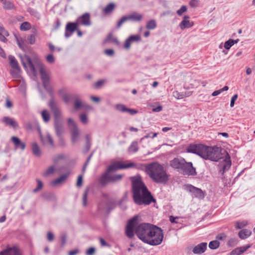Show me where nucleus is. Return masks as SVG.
I'll return each instance as SVG.
<instances>
[{"instance_id":"obj_31","label":"nucleus","mask_w":255,"mask_h":255,"mask_svg":"<svg viewBox=\"0 0 255 255\" xmlns=\"http://www.w3.org/2000/svg\"><path fill=\"white\" fill-rule=\"evenodd\" d=\"M41 115L42 118L45 123H47L50 121V115L48 111L46 110H43L41 112Z\"/></svg>"},{"instance_id":"obj_40","label":"nucleus","mask_w":255,"mask_h":255,"mask_svg":"<svg viewBox=\"0 0 255 255\" xmlns=\"http://www.w3.org/2000/svg\"><path fill=\"white\" fill-rule=\"evenodd\" d=\"M17 43L19 46V47L23 51H25L26 49V46L24 44V41L22 39H19L17 37H16Z\"/></svg>"},{"instance_id":"obj_12","label":"nucleus","mask_w":255,"mask_h":255,"mask_svg":"<svg viewBox=\"0 0 255 255\" xmlns=\"http://www.w3.org/2000/svg\"><path fill=\"white\" fill-rule=\"evenodd\" d=\"M186 189L191 192L192 196L195 197L200 199H202L204 197L203 192L199 188H196L191 185H189L187 186Z\"/></svg>"},{"instance_id":"obj_34","label":"nucleus","mask_w":255,"mask_h":255,"mask_svg":"<svg viewBox=\"0 0 255 255\" xmlns=\"http://www.w3.org/2000/svg\"><path fill=\"white\" fill-rule=\"evenodd\" d=\"M115 5L113 3H110L108 4L104 9V12L106 13H111L114 10Z\"/></svg>"},{"instance_id":"obj_4","label":"nucleus","mask_w":255,"mask_h":255,"mask_svg":"<svg viewBox=\"0 0 255 255\" xmlns=\"http://www.w3.org/2000/svg\"><path fill=\"white\" fill-rule=\"evenodd\" d=\"M21 62L24 68L34 76H36L37 70H39L43 86L48 89L49 85V77L40 60L37 58L31 60L29 56L25 55L21 58Z\"/></svg>"},{"instance_id":"obj_39","label":"nucleus","mask_w":255,"mask_h":255,"mask_svg":"<svg viewBox=\"0 0 255 255\" xmlns=\"http://www.w3.org/2000/svg\"><path fill=\"white\" fill-rule=\"evenodd\" d=\"M3 3L4 5L3 7L5 9H11L13 8V7H14L13 4L9 1H7V0H5L3 2Z\"/></svg>"},{"instance_id":"obj_3","label":"nucleus","mask_w":255,"mask_h":255,"mask_svg":"<svg viewBox=\"0 0 255 255\" xmlns=\"http://www.w3.org/2000/svg\"><path fill=\"white\" fill-rule=\"evenodd\" d=\"M188 152L196 154L205 159L217 161L222 158L221 148L217 147H211L200 144H191L187 148Z\"/></svg>"},{"instance_id":"obj_64","label":"nucleus","mask_w":255,"mask_h":255,"mask_svg":"<svg viewBox=\"0 0 255 255\" xmlns=\"http://www.w3.org/2000/svg\"><path fill=\"white\" fill-rule=\"evenodd\" d=\"M27 11L30 13V14L32 15L36 16L37 14H38L37 11L31 8H29Z\"/></svg>"},{"instance_id":"obj_63","label":"nucleus","mask_w":255,"mask_h":255,"mask_svg":"<svg viewBox=\"0 0 255 255\" xmlns=\"http://www.w3.org/2000/svg\"><path fill=\"white\" fill-rule=\"evenodd\" d=\"M198 0H191L190 1V5L191 7H195L198 6Z\"/></svg>"},{"instance_id":"obj_30","label":"nucleus","mask_w":255,"mask_h":255,"mask_svg":"<svg viewBox=\"0 0 255 255\" xmlns=\"http://www.w3.org/2000/svg\"><path fill=\"white\" fill-rule=\"evenodd\" d=\"M109 42L118 45L120 44V42L118 39L116 37H114L112 33L109 34L105 40V43H108Z\"/></svg>"},{"instance_id":"obj_56","label":"nucleus","mask_w":255,"mask_h":255,"mask_svg":"<svg viewBox=\"0 0 255 255\" xmlns=\"http://www.w3.org/2000/svg\"><path fill=\"white\" fill-rule=\"evenodd\" d=\"M157 135V133L156 132H150L148 134H147L146 135H144L142 139H144V138H149V137H151L152 138H153L154 137H156Z\"/></svg>"},{"instance_id":"obj_23","label":"nucleus","mask_w":255,"mask_h":255,"mask_svg":"<svg viewBox=\"0 0 255 255\" xmlns=\"http://www.w3.org/2000/svg\"><path fill=\"white\" fill-rule=\"evenodd\" d=\"M110 172H106L104 173L99 179V183L102 185H105L108 182H111V175H109Z\"/></svg>"},{"instance_id":"obj_9","label":"nucleus","mask_w":255,"mask_h":255,"mask_svg":"<svg viewBox=\"0 0 255 255\" xmlns=\"http://www.w3.org/2000/svg\"><path fill=\"white\" fill-rule=\"evenodd\" d=\"M62 98L64 101L66 103H69L73 101L74 108L76 110H78L81 107L86 106V105L82 102L78 95H70L66 93L62 96Z\"/></svg>"},{"instance_id":"obj_25","label":"nucleus","mask_w":255,"mask_h":255,"mask_svg":"<svg viewBox=\"0 0 255 255\" xmlns=\"http://www.w3.org/2000/svg\"><path fill=\"white\" fill-rule=\"evenodd\" d=\"M71 141L73 143H75L79 138L80 131L78 128L71 129Z\"/></svg>"},{"instance_id":"obj_28","label":"nucleus","mask_w":255,"mask_h":255,"mask_svg":"<svg viewBox=\"0 0 255 255\" xmlns=\"http://www.w3.org/2000/svg\"><path fill=\"white\" fill-rule=\"evenodd\" d=\"M9 60L10 61V64L11 66L13 68L15 69L18 71H19L20 70V67L18 66V64L17 63V60L14 58V57L12 56H9Z\"/></svg>"},{"instance_id":"obj_44","label":"nucleus","mask_w":255,"mask_h":255,"mask_svg":"<svg viewBox=\"0 0 255 255\" xmlns=\"http://www.w3.org/2000/svg\"><path fill=\"white\" fill-rule=\"evenodd\" d=\"M234 45V43H233V39H229L228 40L226 41L224 43V47L226 49L229 50L230 48Z\"/></svg>"},{"instance_id":"obj_21","label":"nucleus","mask_w":255,"mask_h":255,"mask_svg":"<svg viewBox=\"0 0 255 255\" xmlns=\"http://www.w3.org/2000/svg\"><path fill=\"white\" fill-rule=\"evenodd\" d=\"M189 18V16L185 15L184 16L183 20L180 23L179 26L182 30L186 28L191 27L193 25V23L192 22H190L188 20Z\"/></svg>"},{"instance_id":"obj_49","label":"nucleus","mask_w":255,"mask_h":255,"mask_svg":"<svg viewBox=\"0 0 255 255\" xmlns=\"http://www.w3.org/2000/svg\"><path fill=\"white\" fill-rule=\"evenodd\" d=\"M106 82L107 80L105 79L100 80L95 83L94 86L96 88H99Z\"/></svg>"},{"instance_id":"obj_50","label":"nucleus","mask_w":255,"mask_h":255,"mask_svg":"<svg viewBox=\"0 0 255 255\" xmlns=\"http://www.w3.org/2000/svg\"><path fill=\"white\" fill-rule=\"evenodd\" d=\"M187 10V6H185V5H183L181 7V8L178 9L177 11V13L178 15H182V14L186 12Z\"/></svg>"},{"instance_id":"obj_47","label":"nucleus","mask_w":255,"mask_h":255,"mask_svg":"<svg viewBox=\"0 0 255 255\" xmlns=\"http://www.w3.org/2000/svg\"><path fill=\"white\" fill-rule=\"evenodd\" d=\"M238 241L236 239L232 238L230 239L227 245L229 247H234L237 244Z\"/></svg>"},{"instance_id":"obj_10","label":"nucleus","mask_w":255,"mask_h":255,"mask_svg":"<svg viewBox=\"0 0 255 255\" xmlns=\"http://www.w3.org/2000/svg\"><path fill=\"white\" fill-rule=\"evenodd\" d=\"M135 166V164L133 163H126L123 161H117L110 165L107 170L108 172L110 173L111 172L116 171L118 170L129 168L134 167Z\"/></svg>"},{"instance_id":"obj_8","label":"nucleus","mask_w":255,"mask_h":255,"mask_svg":"<svg viewBox=\"0 0 255 255\" xmlns=\"http://www.w3.org/2000/svg\"><path fill=\"white\" fill-rule=\"evenodd\" d=\"M164 234L162 230L155 226L146 244L150 246H157L161 244Z\"/></svg>"},{"instance_id":"obj_11","label":"nucleus","mask_w":255,"mask_h":255,"mask_svg":"<svg viewBox=\"0 0 255 255\" xmlns=\"http://www.w3.org/2000/svg\"><path fill=\"white\" fill-rule=\"evenodd\" d=\"M231 162L230 160V157L228 154H227V156L223 161L221 162L219 165V172L223 174L225 172L228 170L231 167Z\"/></svg>"},{"instance_id":"obj_26","label":"nucleus","mask_w":255,"mask_h":255,"mask_svg":"<svg viewBox=\"0 0 255 255\" xmlns=\"http://www.w3.org/2000/svg\"><path fill=\"white\" fill-rule=\"evenodd\" d=\"M68 176V174L66 173L65 174H63L61 176H60L59 178L57 179H55L54 180L52 181L51 183V184L52 186H57L62 182H63L67 178Z\"/></svg>"},{"instance_id":"obj_24","label":"nucleus","mask_w":255,"mask_h":255,"mask_svg":"<svg viewBox=\"0 0 255 255\" xmlns=\"http://www.w3.org/2000/svg\"><path fill=\"white\" fill-rule=\"evenodd\" d=\"M31 149L33 155L36 157L40 156L41 154V149L36 142H33L31 144Z\"/></svg>"},{"instance_id":"obj_43","label":"nucleus","mask_w":255,"mask_h":255,"mask_svg":"<svg viewBox=\"0 0 255 255\" xmlns=\"http://www.w3.org/2000/svg\"><path fill=\"white\" fill-rule=\"evenodd\" d=\"M36 182L37 183V187L36 188L34 189L33 190V192L34 193L38 192V191L41 190L43 187V183L40 180L37 179Z\"/></svg>"},{"instance_id":"obj_20","label":"nucleus","mask_w":255,"mask_h":255,"mask_svg":"<svg viewBox=\"0 0 255 255\" xmlns=\"http://www.w3.org/2000/svg\"><path fill=\"white\" fill-rule=\"evenodd\" d=\"M3 122L6 125L15 129L18 127V123L12 118L8 117H4L2 119Z\"/></svg>"},{"instance_id":"obj_22","label":"nucleus","mask_w":255,"mask_h":255,"mask_svg":"<svg viewBox=\"0 0 255 255\" xmlns=\"http://www.w3.org/2000/svg\"><path fill=\"white\" fill-rule=\"evenodd\" d=\"M251 247L250 245H247L237 248L231 252L230 255H241Z\"/></svg>"},{"instance_id":"obj_6","label":"nucleus","mask_w":255,"mask_h":255,"mask_svg":"<svg viewBox=\"0 0 255 255\" xmlns=\"http://www.w3.org/2000/svg\"><path fill=\"white\" fill-rule=\"evenodd\" d=\"M170 166L184 175L195 176L196 168L191 162H187L182 157H176L170 161Z\"/></svg>"},{"instance_id":"obj_58","label":"nucleus","mask_w":255,"mask_h":255,"mask_svg":"<svg viewBox=\"0 0 255 255\" xmlns=\"http://www.w3.org/2000/svg\"><path fill=\"white\" fill-rule=\"evenodd\" d=\"M80 118L82 123L86 124L88 123V119L85 114H83L81 115Z\"/></svg>"},{"instance_id":"obj_62","label":"nucleus","mask_w":255,"mask_h":255,"mask_svg":"<svg viewBox=\"0 0 255 255\" xmlns=\"http://www.w3.org/2000/svg\"><path fill=\"white\" fill-rule=\"evenodd\" d=\"M47 240L49 242H52L54 240V235L51 232H48L47 234Z\"/></svg>"},{"instance_id":"obj_55","label":"nucleus","mask_w":255,"mask_h":255,"mask_svg":"<svg viewBox=\"0 0 255 255\" xmlns=\"http://www.w3.org/2000/svg\"><path fill=\"white\" fill-rule=\"evenodd\" d=\"M104 53L109 56H114V55L115 54V52L113 49H106L104 51Z\"/></svg>"},{"instance_id":"obj_61","label":"nucleus","mask_w":255,"mask_h":255,"mask_svg":"<svg viewBox=\"0 0 255 255\" xmlns=\"http://www.w3.org/2000/svg\"><path fill=\"white\" fill-rule=\"evenodd\" d=\"M83 183V176L82 175H80L78 176L77 182V186L78 187H80L82 185Z\"/></svg>"},{"instance_id":"obj_17","label":"nucleus","mask_w":255,"mask_h":255,"mask_svg":"<svg viewBox=\"0 0 255 255\" xmlns=\"http://www.w3.org/2000/svg\"><path fill=\"white\" fill-rule=\"evenodd\" d=\"M0 255H21L19 250L15 247L7 248L0 252Z\"/></svg>"},{"instance_id":"obj_59","label":"nucleus","mask_w":255,"mask_h":255,"mask_svg":"<svg viewBox=\"0 0 255 255\" xmlns=\"http://www.w3.org/2000/svg\"><path fill=\"white\" fill-rule=\"evenodd\" d=\"M238 96L237 94L234 95L231 98V103H230V107H233L235 105V102L237 100Z\"/></svg>"},{"instance_id":"obj_51","label":"nucleus","mask_w":255,"mask_h":255,"mask_svg":"<svg viewBox=\"0 0 255 255\" xmlns=\"http://www.w3.org/2000/svg\"><path fill=\"white\" fill-rule=\"evenodd\" d=\"M127 20L126 19L125 16H123L120 20L119 21H118V22L117 23V28H120L122 25H123V24L126 22H127Z\"/></svg>"},{"instance_id":"obj_53","label":"nucleus","mask_w":255,"mask_h":255,"mask_svg":"<svg viewBox=\"0 0 255 255\" xmlns=\"http://www.w3.org/2000/svg\"><path fill=\"white\" fill-rule=\"evenodd\" d=\"M27 40L30 44H33L35 42V36L34 34H31L27 37Z\"/></svg>"},{"instance_id":"obj_27","label":"nucleus","mask_w":255,"mask_h":255,"mask_svg":"<svg viewBox=\"0 0 255 255\" xmlns=\"http://www.w3.org/2000/svg\"><path fill=\"white\" fill-rule=\"evenodd\" d=\"M192 94L191 92H182L180 93L178 91L173 92V96L177 99H181L185 97H189Z\"/></svg>"},{"instance_id":"obj_7","label":"nucleus","mask_w":255,"mask_h":255,"mask_svg":"<svg viewBox=\"0 0 255 255\" xmlns=\"http://www.w3.org/2000/svg\"><path fill=\"white\" fill-rule=\"evenodd\" d=\"M49 106L54 114V128L57 136L62 135L64 132L63 126L62 123V114L61 111L57 106L56 103L53 99H51L49 103Z\"/></svg>"},{"instance_id":"obj_54","label":"nucleus","mask_w":255,"mask_h":255,"mask_svg":"<svg viewBox=\"0 0 255 255\" xmlns=\"http://www.w3.org/2000/svg\"><path fill=\"white\" fill-rule=\"evenodd\" d=\"M96 250L94 248L91 247L88 249L86 252V255H94Z\"/></svg>"},{"instance_id":"obj_32","label":"nucleus","mask_w":255,"mask_h":255,"mask_svg":"<svg viewBox=\"0 0 255 255\" xmlns=\"http://www.w3.org/2000/svg\"><path fill=\"white\" fill-rule=\"evenodd\" d=\"M131 20L134 21H139L141 20L142 16L136 12H133L130 14Z\"/></svg>"},{"instance_id":"obj_15","label":"nucleus","mask_w":255,"mask_h":255,"mask_svg":"<svg viewBox=\"0 0 255 255\" xmlns=\"http://www.w3.org/2000/svg\"><path fill=\"white\" fill-rule=\"evenodd\" d=\"M77 21L80 24L87 26L91 25V21L90 13L87 12L84 13L78 18Z\"/></svg>"},{"instance_id":"obj_48","label":"nucleus","mask_w":255,"mask_h":255,"mask_svg":"<svg viewBox=\"0 0 255 255\" xmlns=\"http://www.w3.org/2000/svg\"><path fill=\"white\" fill-rule=\"evenodd\" d=\"M65 156L63 154H59L53 157V161L55 162H58L60 160L64 159Z\"/></svg>"},{"instance_id":"obj_46","label":"nucleus","mask_w":255,"mask_h":255,"mask_svg":"<svg viewBox=\"0 0 255 255\" xmlns=\"http://www.w3.org/2000/svg\"><path fill=\"white\" fill-rule=\"evenodd\" d=\"M247 224V222L246 221H243L242 222H238L236 223L235 227L237 229H241L245 226H246Z\"/></svg>"},{"instance_id":"obj_57","label":"nucleus","mask_w":255,"mask_h":255,"mask_svg":"<svg viewBox=\"0 0 255 255\" xmlns=\"http://www.w3.org/2000/svg\"><path fill=\"white\" fill-rule=\"evenodd\" d=\"M46 60L49 63H53L55 61V58L53 55L48 54L46 57Z\"/></svg>"},{"instance_id":"obj_16","label":"nucleus","mask_w":255,"mask_h":255,"mask_svg":"<svg viewBox=\"0 0 255 255\" xmlns=\"http://www.w3.org/2000/svg\"><path fill=\"white\" fill-rule=\"evenodd\" d=\"M207 248V244L206 243H201L193 248L192 252L194 254L201 255L205 252Z\"/></svg>"},{"instance_id":"obj_1","label":"nucleus","mask_w":255,"mask_h":255,"mask_svg":"<svg viewBox=\"0 0 255 255\" xmlns=\"http://www.w3.org/2000/svg\"><path fill=\"white\" fill-rule=\"evenodd\" d=\"M130 180L132 182L133 198L136 204L138 205H148L155 202L140 176L131 177Z\"/></svg>"},{"instance_id":"obj_14","label":"nucleus","mask_w":255,"mask_h":255,"mask_svg":"<svg viewBox=\"0 0 255 255\" xmlns=\"http://www.w3.org/2000/svg\"><path fill=\"white\" fill-rule=\"evenodd\" d=\"M40 138L44 145H49L51 147L54 146L53 138L49 133L47 132L45 135L40 134Z\"/></svg>"},{"instance_id":"obj_13","label":"nucleus","mask_w":255,"mask_h":255,"mask_svg":"<svg viewBox=\"0 0 255 255\" xmlns=\"http://www.w3.org/2000/svg\"><path fill=\"white\" fill-rule=\"evenodd\" d=\"M77 27V23L69 22L67 24L65 28V36L66 38L71 36L73 32L76 30Z\"/></svg>"},{"instance_id":"obj_52","label":"nucleus","mask_w":255,"mask_h":255,"mask_svg":"<svg viewBox=\"0 0 255 255\" xmlns=\"http://www.w3.org/2000/svg\"><path fill=\"white\" fill-rule=\"evenodd\" d=\"M130 41L132 42L134 41H139L140 40V36L139 35H131L129 37Z\"/></svg>"},{"instance_id":"obj_19","label":"nucleus","mask_w":255,"mask_h":255,"mask_svg":"<svg viewBox=\"0 0 255 255\" xmlns=\"http://www.w3.org/2000/svg\"><path fill=\"white\" fill-rule=\"evenodd\" d=\"M11 141L14 144L16 148H20L21 150H24L25 148V143L22 142L19 138L13 136L11 137Z\"/></svg>"},{"instance_id":"obj_2","label":"nucleus","mask_w":255,"mask_h":255,"mask_svg":"<svg viewBox=\"0 0 255 255\" xmlns=\"http://www.w3.org/2000/svg\"><path fill=\"white\" fill-rule=\"evenodd\" d=\"M137 217L135 216L128 221L126 227V235L131 239L135 235L143 243H146L155 225L149 223H141L137 225Z\"/></svg>"},{"instance_id":"obj_33","label":"nucleus","mask_w":255,"mask_h":255,"mask_svg":"<svg viewBox=\"0 0 255 255\" xmlns=\"http://www.w3.org/2000/svg\"><path fill=\"white\" fill-rule=\"evenodd\" d=\"M128 151L129 152H136L138 150V144L137 142L134 141L131 143L128 147Z\"/></svg>"},{"instance_id":"obj_37","label":"nucleus","mask_w":255,"mask_h":255,"mask_svg":"<svg viewBox=\"0 0 255 255\" xmlns=\"http://www.w3.org/2000/svg\"><path fill=\"white\" fill-rule=\"evenodd\" d=\"M220 243L217 240H214L210 242L209 244V247L210 249L215 250L219 248Z\"/></svg>"},{"instance_id":"obj_36","label":"nucleus","mask_w":255,"mask_h":255,"mask_svg":"<svg viewBox=\"0 0 255 255\" xmlns=\"http://www.w3.org/2000/svg\"><path fill=\"white\" fill-rule=\"evenodd\" d=\"M31 28V24L28 22H23L20 26V29L22 31H26Z\"/></svg>"},{"instance_id":"obj_42","label":"nucleus","mask_w":255,"mask_h":255,"mask_svg":"<svg viewBox=\"0 0 255 255\" xmlns=\"http://www.w3.org/2000/svg\"><path fill=\"white\" fill-rule=\"evenodd\" d=\"M89 188H86V189L85 190L84 193L83 194V205L84 206H86V205H87V197H88V193H89Z\"/></svg>"},{"instance_id":"obj_18","label":"nucleus","mask_w":255,"mask_h":255,"mask_svg":"<svg viewBox=\"0 0 255 255\" xmlns=\"http://www.w3.org/2000/svg\"><path fill=\"white\" fill-rule=\"evenodd\" d=\"M115 108L117 110L121 112L128 113L131 115H134L137 113V111L134 110L133 109L128 108L123 104H117L115 106Z\"/></svg>"},{"instance_id":"obj_5","label":"nucleus","mask_w":255,"mask_h":255,"mask_svg":"<svg viewBox=\"0 0 255 255\" xmlns=\"http://www.w3.org/2000/svg\"><path fill=\"white\" fill-rule=\"evenodd\" d=\"M145 170L150 178L157 183H164L168 179L163 166L157 162L148 164L146 166Z\"/></svg>"},{"instance_id":"obj_60","label":"nucleus","mask_w":255,"mask_h":255,"mask_svg":"<svg viewBox=\"0 0 255 255\" xmlns=\"http://www.w3.org/2000/svg\"><path fill=\"white\" fill-rule=\"evenodd\" d=\"M131 42H132L130 41V39L128 37V39H126L125 41V43L124 44V48L127 49H129L130 47Z\"/></svg>"},{"instance_id":"obj_45","label":"nucleus","mask_w":255,"mask_h":255,"mask_svg":"<svg viewBox=\"0 0 255 255\" xmlns=\"http://www.w3.org/2000/svg\"><path fill=\"white\" fill-rule=\"evenodd\" d=\"M123 175L122 174H117L111 176V182H115L117 181H119L122 179Z\"/></svg>"},{"instance_id":"obj_38","label":"nucleus","mask_w":255,"mask_h":255,"mask_svg":"<svg viewBox=\"0 0 255 255\" xmlns=\"http://www.w3.org/2000/svg\"><path fill=\"white\" fill-rule=\"evenodd\" d=\"M55 169L54 166H51L43 173V175L44 176L50 175L54 172Z\"/></svg>"},{"instance_id":"obj_35","label":"nucleus","mask_w":255,"mask_h":255,"mask_svg":"<svg viewBox=\"0 0 255 255\" xmlns=\"http://www.w3.org/2000/svg\"><path fill=\"white\" fill-rule=\"evenodd\" d=\"M146 28L148 29H154L156 27V23L155 20L151 19L148 21L146 25Z\"/></svg>"},{"instance_id":"obj_29","label":"nucleus","mask_w":255,"mask_h":255,"mask_svg":"<svg viewBox=\"0 0 255 255\" xmlns=\"http://www.w3.org/2000/svg\"><path fill=\"white\" fill-rule=\"evenodd\" d=\"M252 232L250 230L243 229L239 233V236L241 239H245L251 236Z\"/></svg>"},{"instance_id":"obj_41","label":"nucleus","mask_w":255,"mask_h":255,"mask_svg":"<svg viewBox=\"0 0 255 255\" xmlns=\"http://www.w3.org/2000/svg\"><path fill=\"white\" fill-rule=\"evenodd\" d=\"M67 122L70 130H71V129L78 128L76 124L72 119L69 118Z\"/></svg>"}]
</instances>
